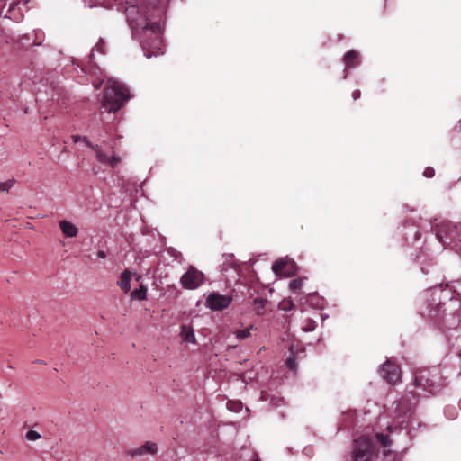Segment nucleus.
I'll list each match as a JSON object with an SVG mask.
<instances>
[{"label": "nucleus", "mask_w": 461, "mask_h": 461, "mask_svg": "<svg viewBox=\"0 0 461 461\" xmlns=\"http://www.w3.org/2000/svg\"><path fill=\"white\" fill-rule=\"evenodd\" d=\"M161 0H129L126 7L127 23L147 59L163 54V27Z\"/></svg>", "instance_id": "1"}, {"label": "nucleus", "mask_w": 461, "mask_h": 461, "mask_svg": "<svg viewBox=\"0 0 461 461\" xmlns=\"http://www.w3.org/2000/svg\"><path fill=\"white\" fill-rule=\"evenodd\" d=\"M130 92L119 80L109 78L107 80L102 107L109 113H115L130 99Z\"/></svg>", "instance_id": "2"}, {"label": "nucleus", "mask_w": 461, "mask_h": 461, "mask_svg": "<svg viewBox=\"0 0 461 461\" xmlns=\"http://www.w3.org/2000/svg\"><path fill=\"white\" fill-rule=\"evenodd\" d=\"M438 240L444 246H451L461 253V224L442 222L434 230Z\"/></svg>", "instance_id": "3"}, {"label": "nucleus", "mask_w": 461, "mask_h": 461, "mask_svg": "<svg viewBox=\"0 0 461 461\" xmlns=\"http://www.w3.org/2000/svg\"><path fill=\"white\" fill-rule=\"evenodd\" d=\"M416 386L434 393L442 385L441 377L438 374L437 368L429 371H422L415 377Z\"/></svg>", "instance_id": "4"}, {"label": "nucleus", "mask_w": 461, "mask_h": 461, "mask_svg": "<svg viewBox=\"0 0 461 461\" xmlns=\"http://www.w3.org/2000/svg\"><path fill=\"white\" fill-rule=\"evenodd\" d=\"M354 461H371L374 456V447L369 438L362 436L354 441Z\"/></svg>", "instance_id": "5"}, {"label": "nucleus", "mask_w": 461, "mask_h": 461, "mask_svg": "<svg viewBox=\"0 0 461 461\" xmlns=\"http://www.w3.org/2000/svg\"><path fill=\"white\" fill-rule=\"evenodd\" d=\"M204 281V274L194 266H189L186 272L180 277L182 287L188 290L197 289Z\"/></svg>", "instance_id": "6"}, {"label": "nucleus", "mask_w": 461, "mask_h": 461, "mask_svg": "<svg viewBox=\"0 0 461 461\" xmlns=\"http://www.w3.org/2000/svg\"><path fill=\"white\" fill-rule=\"evenodd\" d=\"M451 288L453 289V292L456 294V298L451 297L449 299L448 304L440 303L438 304V311L442 308V312L445 313L447 311L453 312L456 310V307L460 306L459 301L461 300V281H455L453 282ZM438 310H430L429 315L431 318L437 317Z\"/></svg>", "instance_id": "7"}, {"label": "nucleus", "mask_w": 461, "mask_h": 461, "mask_svg": "<svg viewBox=\"0 0 461 461\" xmlns=\"http://www.w3.org/2000/svg\"><path fill=\"white\" fill-rule=\"evenodd\" d=\"M232 297L230 295L220 294L212 292L208 294L205 301V306L212 311H222L230 304Z\"/></svg>", "instance_id": "8"}, {"label": "nucleus", "mask_w": 461, "mask_h": 461, "mask_svg": "<svg viewBox=\"0 0 461 461\" xmlns=\"http://www.w3.org/2000/svg\"><path fill=\"white\" fill-rule=\"evenodd\" d=\"M295 263L291 258H280L272 265L273 272L278 276H291L295 273Z\"/></svg>", "instance_id": "9"}, {"label": "nucleus", "mask_w": 461, "mask_h": 461, "mask_svg": "<svg viewBox=\"0 0 461 461\" xmlns=\"http://www.w3.org/2000/svg\"><path fill=\"white\" fill-rule=\"evenodd\" d=\"M379 372L389 384H396L398 381H400V367L389 360L381 366Z\"/></svg>", "instance_id": "10"}, {"label": "nucleus", "mask_w": 461, "mask_h": 461, "mask_svg": "<svg viewBox=\"0 0 461 461\" xmlns=\"http://www.w3.org/2000/svg\"><path fill=\"white\" fill-rule=\"evenodd\" d=\"M158 447L157 443L153 441H146L143 445L131 449L128 454L131 457L155 456L158 453Z\"/></svg>", "instance_id": "11"}, {"label": "nucleus", "mask_w": 461, "mask_h": 461, "mask_svg": "<svg viewBox=\"0 0 461 461\" xmlns=\"http://www.w3.org/2000/svg\"><path fill=\"white\" fill-rule=\"evenodd\" d=\"M343 62L345 64L343 78L346 79L348 76V70L360 64L359 53L354 50L348 51L343 57Z\"/></svg>", "instance_id": "12"}, {"label": "nucleus", "mask_w": 461, "mask_h": 461, "mask_svg": "<svg viewBox=\"0 0 461 461\" xmlns=\"http://www.w3.org/2000/svg\"><path fill=\"white\" fill-rule=\"evenodd\" d=\"M59 226L66 238H75L78 234V228L69 221L61 220L59 221Z\"/></svg>", "instance_id": "13"}, {"label": "nucleus", "mask_w": 461, "mask_h": 461, "mask_svg": "<svg viewBox=\"0 0 461 461\" xmlns=\"http://www.w3.org/2000/svg\"><path fill=\"white\" fill-rule=\"evenodd\" d=\"M84 143L86 144V146H87L88 148L95 151L96 158L100 163H108L109 156L102 150L99 145H94L87 138H84Z\"/></svg>", "instance_id": "14"}, {"label": "nucleus", "mask_w": 461, "mask_h": 461, "mask_svg": "<svg viewBox=\"0 0 461 461\" xmlns=\"http://www.w3.org/2000/svg\"><path fill=\"white\" fill-rule=\"evenodd\" d=\"M325 300L323 297L317 294H309L305 298L303 303L308 304L314 309H322L324 306Z\"/></svg>", "instance_id": "15"}, {"label": "nucleus", "mask_w": 461, "mask_h": 461, "mask_svg": "<svg viewBox=\"0 0 461 461\" xmlns=\"http://www.w3.org/2000/svg\"><path fill=\"white\" fill-rule=\"evenodd\" d=\"M104 47H105V42L103 38H100L99 41H97V43L93 48L91 54L89 55L88 67L86 68V73H88V70H90V68H94V66H95V62H94L95 53V52H99L101 54L105 53Z\"/></svg>", "instance_id": "16"}, {"label": "nucleus", "mask_w": 461, "mask_h": 461, "mask_svg": "<svg viewBox=\"0 0 461 461\" xmlns=\"http://www.w3.org/2000/svg\"><path fill=\"white\" fill-rule=\"evenodd\" d=\"M180 336L186 343L196 344L194 330L190 325H182Z\"/></svg>", "instance_id": "17"}, {"label": "nucleus", "mask_w": 461, "mask_h": 461, "mask_svg": "<svg viewBox=\"0 0 461 461\" xmlns=\"http://www.w3.org/2000/svg\"><path fill=\"white\" fill-rule=\"evenodd\" d=\"M131 273L129 270H124L117 282L119 287L124 292H129L131 289Z\"/></svg>", "instance_id": "18"}, {"label": "nucleus", "mask_w": 461, "mask_h": 461, "mask_svg": "<svg viewBox=\"0 0 461 461\" xmlns=\"http://www.w3.org/2000/svg\"><path fill=\"white\" fill-rule=\"evenodd\" d=\"M289 350L291 353V357L287 358L286 366L290 370L294 371V370H296V366H297L296 357H297L298 354L300 353V351L297 349V346H295V345H291Z\"/></svg>", "instance_id": "19"}, {"label": "nucleus", "mask_w": 461, "mask_h": 461, "mask_svg": "<svg viewBox=\"0 0 461 461\" xmlns=\"http://www.w3.org/2000/svg\"><path fill=\"white\" fill-rule=\"evenodd\" d=\"M254 326H250V328L243 329V330H237L233 332L236 339L239 340L246 339L247 338L250 337V330H254Z\"/></svg>", "instance_id": "20"}, {"label": "nucleus", "mask_w": 461, "mask_h": 461, "mask_svg": "<svg viewBox=\"0 0 461 461\" xmlns=\"http://www.w3.org/2000/svg\"><path fill=\"white\" fill-rule=\"evenodd\" d=\"M147 288L144 285H140V288L135 289L131 292V297L137 300H144L146 298Z\"/></svg>", "instance_id": "21"}, {"label": "nucleus", "mask_w": 461, "mask_h": 461, "mask_svg": "<svg viewBox=\"0 0 461 461\" xmlns=\"http://www.w3.org/2000/svg\"><path fill=\"white\" fill-rule=\"evenodd\" d=\"M267 302V299H264V298H256V299H254L253 304L255 306V310L257 312V314H258V315L263 314L264 308L266 306Z\"/></svg>", "instance_id": "22"}, {"label": "nucleus", "mask_w": 461, "mask_h": 461, "mask_svg": "<svg viewBox=\"0 0 461 461\" xmlns=\"http://www.w3.org/2000/svg\"><path fill=\"white\" fill-rule=\"evenodd\" d=\"M15 184L14 178L8 179L5 182H0V192H8Z\"/></svg>", "instance_id": "23"}, {"label": "nucleus", "mask_w": 461, "mask_h": 461, "mask_svg": "<svg viewBox=\"0 0 461 461\" xmlns=\"http://www.w3.org/2000/svg\"><path fill=\"white\" fill-rule=\"evenodd\" d=\"M376 439L384 446V447H389L392 444V439L383 433H377L375 435Z\"/></svg>", "instance_id": "24"}, {"label": "nucleus", "mask_w": 461, "mask_h": 461, "mask_svg": "<svg viewBox=\"0 0 461 461\" xmlns=\"http://www.w3.org/2000/svg\"><path fill=\"white\" fill-rule=\"evenodd\" d=\"M302 286H303V279L302 278L293 279L289 282V288L294 292L300 290L302 288Z\"/></svg>", "instance_id": "25"}, {"label": "nucleus", "mask_w": 461, "mask_h": 461, "mask_svg": "<svg viewBox=\"0 0 461 461\" xmlns=\"http://www.w3.org/2000/svg\"><path fill=\"white\" fill-rule=\"evenodd\" d=\"M408 402V399H407V395H405L397 404V407L396 409L399 410L400 412H403V413H406L410 409H411V405L408 406V410H405V403H407Z\"/></svg>", "instance_id": "26"}, {"label": "nucleus", "mask_w": 461, "mask_h": 461, "mask_svg": "<svg viewBox=\"0 0 461 461\" xmlns=\"http://www.w3.org/2000/svg\"><path fill=\"white\" fill-rule=\"evenodd\" d=\"M227 407L230 411L238 412L241 409V403L237 402H228Z\"/></svg>", "instance_id": "27"}, {"label": "nucleus", "mask_w": 461, "mask_h": 461, "mask_svg": "<svg viewBox=\"0 0 461 461\" xmlns=\"http://www.w3.org/2000/svg\"><path fill=\"white\" fill-rule=\"evenodd\" d=\"M280 308L283 310V311H290L292 309L294 308V303L291 301V300H288V301H283L281 303H280Z\"/></svg>", "instance_id": "28"}, {"label": "nucleus", "mask_w": 461, "mask_h": 461, "mask_svg": "<svg viewBox=\"0 0 461 461\" xmlns=\"http://www.w3.org/2000/svg\"><path fill=\"white\" fill-rule=\"evenodd\" d=\"M41 438V435L40 433H38L37 431L35 430H29L27 431L26 433V438L30 441H34V440H37Z\"/></svg>", "instance_id": "29"}, {"label": "nucleus", "mask_w": 461, "mask_h": 461, "mask_svg": "<svg viewBox=\"0 0 461 461\" xmlns=\"http://www.w3.org/2000/svg\"><path fill=\"white\" fill-rule=\"evenodd\" d=\"M316 328V322L313 320H308V323L303 327V330L305 332L313 331Z\"/></svg>", "instance_id": "30"}, {"label": "nucleus", "mask_w": 461, "mask_h": 461, "mask_svg": "<svg viewBox=\"0 0 461 461\" xmlns=\"http://www.w3.org/2000/svg\"><path fill=\"white\" fill-rule=\"evenodd\" d=\"M346 417L343 420L344 422V427L347 428L348 426V421L353 420V418L356 416V411H348L347 413L344 414Z\"/></svg>", "instance_id": "31"}, {"label": "nucleus", "mask_w": 461, "mask_h": 461, "mask_svg": "<svg viewBox=\"0 0 461 461\" xmlns=\"http://www.w3.org/2000/svg\"><path fill=\"white\" fill-rule=\"evenodd\" d=\"M120 161V157L113 155L111 158L109 157V161L107 164H109L112 167H114Z\"/></svg>", "instance_id": "32"}, {"label": "nucleus", "mask_w": 461, "mask_h": 461, "mask_svg": "<svg viewBox=\"0 0 461 461\" xmlns=\"http://www.w3.org/2000/svg\"><path fill=\"white\" fill-rule=\"evenodd\" d=\"M445 414L449 419H454L456 417V410L454 408H447L445 410Z\"/></svg>", "instance_id": "33"}, {"label": "nucleus", "mask_w": 461, "mask_h": 461, "mask_svg": "<svg viewBox=\"0 0 461 461\" xmlns=\"http://www.w3.org/2000/svg\"><path fill=\"white\" fill-rule=\"evenodd\" d=\"M434 174H435V171H434V168H432V167H427L423 172V175L426 177H432L434 176Z\"/></svg>", "instance_id": "34"}, {"label": "nucleus", "mask_w": 461, "mask_h": 461, "mask_svg": "<svg viewBox=\"0 0 461 461\" xmlns=\"http://www.w3.org/2000/svg\"><path fill=\"white\" fill-rule=\"evenodd\" d=\"M83 1H84L85 5L89 7L95 6L96 3H97V1H94V0H83Z\"/></svg>", "instance_id": "35"}, {"label": "nucleus", "mask_w": 461, "mask_h": 461, "mask_svg": "<svg viewBox=\"0 0 461 461\" xmlns=\"http://www.w3.org/2000/svg\"><path fill=\"white\" fill-rule=\"evenodd\" d=\"M84 138H85V137H81V136H79V135H73V136H72V140H73V141H74L75 143H77V142H79V141H81V140L84 142Z\"/></svg>", "instance_id": "36"}, {"label": "nucleus", "mask_w": 461, "mask_h": 461, "mask_svg": "<svg viewBox=\"0 0 461 461\" xmlns=\"http://www.w3.org/2000/svg\"><path fill=\"white\" fill-rule=\"evenodd\" d=\"M360 95H361V92H360V90H355V91L352 93V98H353L354 100L358 99V98L360 97Z\"/></svg>", "instance_id": "37"}, {"label": "nucleus", "mask_w": 461, "mask_h": 461, "mask_svg": "<svg viewBox=\"0 0 461 461\" xmlns=\"http://www.w3.org/2000/svg\"><path fill=\"white\" fill-rule=\"evenodd\" d=\"M172 256L176 258V259H178L179 258L182 257V254L181 252H178L175 249H172Z\"/></svg>", "instance_id": "38"}, {"label": "nucleus", "mask_w": 461, "mask_h": 461, "mask_svg": "<svg viewBox=\"0 0 461 461\" xmlns=\"http://www.w3.org/2000/svg\"><path fill=\"white\" fill-rule=\"evenodd\" d=\"M97 257L99 258H106V253L104 250H99L97 252Z\"/></svg>", "instance_id": "39"}, {"label": "nucleus", "mask_w": 461, "mask_h": 461, "mask_svg": "<svg viewBox=\"0 0 461 461\" xmlns=\"http://www.w3.org/2000/svg\"><path fill=\"white\" fill-rule=\"evenodd\" d=\"M252 461H260L256 453L251 454Z\"/></svg>", "instance_id": "40"}, {"label": "nucleus", "mask_w": 461, "mask_h": 461, "mask_svg": "<svg viewBox=\"0 0 461 461\" xmlns=\"http://www.w3.org/2000/svg\"><path fill=\"white\" fill-rule=\"evenodd\" d=\"M420 233L419 230L415 231V233H414L415 240H418L420 238Z\"/></svg>", "instance_id": "41"}, {"label": "nucleus", "mask_w": 461, "mask_h": 461, "mask_svg": "<svg viewBox=\"0 0 461 461\" xmlns=\"http://www.w3.org/2000/svg\"><path fill=\"white\" fill-rule=\"evenodd\" d=\"M100 86H101V83L97 84V85L95 86V87H96V88H99V87H100Z\"/></svg>", "instance_id": "42"}, {"label": "nucleus", "mask_w": 461, "mask_h": 461, "mask_svg": "<svg viewBox=\"0 0 461 461\" xmlns=\"http://www.w3.org/2000/svg\"><path fill=\"white\" fill-rule=\"evenodd\" d=\"M387 429L389 431H392V428L390 426Z\"/></svg>", "instance_id": "43"}]
</instances>
